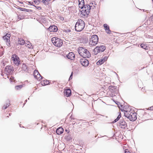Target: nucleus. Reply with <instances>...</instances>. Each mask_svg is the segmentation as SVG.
<instances>
[{"instance_id": "16", "label": "nucleus", "mask_w": 153, "mask_h": 153, "mask_svg": "<svg viewBox=\"0 0 153 153\" xmlns=\"http://www.w3.org/2000/svg\"><path fill=\"white\" fill-rule=\"evenodd\" d=\"M107 58H104L100 59L97 62V65H100L103 64L106 60Z\"/></svg>"}, {"instance_id": "26", "label": "nucleus", "mask_w": 153, "mask_h": 153, "mask_svg": "<svg viewBox=\"0 0 153 153\" xmlns=\"http://www.w3.org/2000/svg\"><path fill=\"white\" fill-rule=\"evenodd\" d=\"M121 117V114L120 112L119 113V114L118 115L117 117V118L114 120V121L115 122H116L118 120H119L120 118Z\"/></svg>"}, {"instance_id": "18", "label": "nucleus", "mask_w": 153, "mask_h": 153, "mask_svg": "<svg viewBox=\"0 0 153 153\" xmlns=\"http://www.w3.org/2000/svg\"><path fill=\"white\" fill-rule=\"evenodd\" d=\"M79 6L80 8H82L85 6L84 0H79Z\"/></svg>"}, {"instance_id": "24", "label": "nucleus", "mask_w": 153, "mask_h": 153, "mask_svg": "<svg viewBox=\"0 0 153 153\" xmlns=\"http://www.w3.org/2000/svg\"><path fill=\"white\" fill-rule=\"evenodd\" d=\"M22 69L24 71H25L27 70V65L25 64H23L22 65Z\"/></svg>"}, {"instance_id": "13", "label": "nucleus", "mask_w": 153, "mask_h": 153, "mask_svg": "<svg viewBox=\"0 0 153 153\" xmlns=\"http://www.w3.org/2000/svg\"><path fill=\"white\" fill-rule=\"evenodd\" d=\"M80 62L82 66L85 67L88 66L89 64L88 61L85 59H81Z\"/></svg>"}, {"instance_id": "15", "label": "nucleus", "mask_w": 153, "mask_h": 153, "mask_svg": "<svg viewBox=\"0 0 153 153\" xmlns=\"http://www.w3.org/2000/svg\"><path fill=\"white\" fill-rule=\"evenodd\" d=\"M64 93L65 96L67 97H68L71 94V90L69 89H65Z\"/></svg>"}, {"instance_id": "30", "label": "nucleus", "mask_w": 153, "mask_h": 153, "mask_svg": "<svg viewBox=\"0 0 153 153\" xmlns=\"http://www.w3.org/2000/svg\"><path fill=\"white\" fill-rule=\"evenodd\" d=\"M140 46L141 48L144 49H146L147 48V46L143 44H142L140 45Z\"/></svg>"}, {"instance_id": "32", "label": "nucleus", "mask_w": 153, "mask_h": 153, "mask_svg": "<svg viewBox=\"0 0 153 153\" xmlns=\"http://www.w3.org/2000/svg\"><path fill=\"white\" fill-rule=\"evenodd\" d=\"M34 2L36 5H38L39 4L40 2L39 0H34Z\"/></svg>"}, {"instance_id": "8", "label": "nucleus", "mask_w": 153, "mask_h": 153, "mask_svg": "<svg viewBox=\"0 0 153 153\" xmlns=\"http://www.w3.org/2000/svg\"><path fill=\"white\" fill-rule=\"evenodd\" d=\"M11 60L13 63L16 66L19 65L21 63L20 59L16 55L13 54L12 55Z\"/></svg>"}, {"instance_id": "5", "label": "nucleus", "mask_w": 153, "mask_h": 153, "mask_svg": "<svg viewBox=\"0 0 153 153\" xmlns=\"http://www.w3.org/2000/svg\"><path fill=\"white\" fill-rule=\"evenodd\" d=\"M51 41L53 44L57 47H60L63 44L62 40L56 37L52 38Z\"/></svg>"}, {"instance_id": "20", "label": "nucleus", "mask_w": 153, "mask_h": 153, "mask_svg": "<svg viewBox=\"0 0 153 153\" xmlns=\"http://www.w3.org/2000/svg\"><path fill=\"white\" fill-rule=\"evenodd\" d=\"M64 130L62 127H60L58 128L56 130V132L59 135L62 134Z\"/></svg>"}, {"instance_id": "31", "label": "nucleus", "mask_w": 153, "mask_h": 153, "mask_svg": "<svg viewBox=\"0 0 153 153\" xmlns=\"http://www.w3.org/2000/svg\"><path fill=\"white\" fill-rule=\"evenodd\" d=\"M10 82H13V81L14 82V77L13 76H11L10 78Z\"/></svg>"}, {"instance_id": "27", "label": "nucleus", "mask_w": 153, "mask_h": 153, "mask_svg": "<svg viewBox=\"0 0 153 153\" xmlns=\"http://www.w3.org/2000/svg\"><path fill=\"white\" fill-rule=\"evenodd\" d=\"M109 89L111 92H112V91L115 89V87L112 86H110L109 87Z\"/></svg>"}, {"instance_id": "21", "label": "nucleus", "mask_w": 153, "mask_h": 153, "mask_svg": "<svg viewBox=\"0 0 153 153\" xmlns=\"http://www.w3.org/2000/svg\"><path fill=\"white\" fill-rule=\"evenodd\" d=\"M67 57L69 59H73L75 57V55L73 53L70 52L68 54Z\"/></svg>"}, {"instance_id": "37", "label": "nucleus", "mask_w": 153, "mask_h": 153, "mask_svg": "<svg viewBox=\"0 0 153 153\" xmlns=\"http://www.w3.org/2000/svg\"><path fill=\"white\" fill-rule=\"evenodd\" d=\"M72 73L71 74V76H70V78H71V77H72Z\"/></svg>"}, {"instance_id": "14", "label": "nucleus", "mask_w": 153, "mask_h": 153, "mask_svg": "<svg viewBox=\"0 0 153 153\" xmlns=\"http://www.w3.org/2000/svg\"><path fill=\"white\" fill-rule=\"evenodd\" d=\"M48 29L50 32H56L57 31L58 28L56 26L52 25L50 26Z\"/></svg>"}, {"instance_id": "12", "label": "nucleus", "mask_w": 153, "mask_h": 153, "mask_svg": "<svg viewBox=\"0 0 153 153\" xmlns=\"http://www.w3.org/2000/svg\"><path fill=\"white\" fill-rule=\"evenodd\" d=\"M33 75L34 77L38 80H41L42 77L37 70H35L34 72Z\"/></svg>"}, {"instance_id": "9", "label": "nucleus", "mask_w": 153, "mask_h": 153, "mask_svg": "<svg viewBox=\"0 0 153 153\" xmlns=\"http://www.w3.org/2000/svg\"><path fill=\"white\" fill-rule=\"evenodd\" d=\"M105 49V47L103 45H102L100 46L96 47L94 50L95 54H96L98 53L103 51Z\"/></svg>"}, {"instance_id": "7", "label": "nucleus", "mask_w": 153, "mask_h": 153, "mask_svg": "<svg viewBox=\"0 0 153 153\" xmlns=\"http://www.w3.org/2000/svg\"><path fill=\"white\" fill-rule=\"evenodd\" d=\"M98 42V38L97 35H92L90 39L89 45L91 46L96 45Z\"/></svg>"}, {"instance_id": "19", "label": "nucleus", "mask_w": 153, "mask_h": 153, "mask_svg": "<svg viewBox=\"0 0 153 153\" xmlns=\"http://www.w3.org/2000/svg\"><path fill=\"white\" fill-rule=\"evenodd\" d=\"M42 81L41 82V84L43 86H45L48 85L49 83V82L45 79H44L42 80Z\"/></svg>"}, {"instance_id": "4", "label": "nucleus", "mask_w": 153, "mask_h": 153, "mask_svg": "<svg viewBox=\"0 0 153 153\" xmlns=\"http://www.w3.org/2000/svg\"><path fill=\"white\" fill-rule=\"evenodd\" d=\"M91 7L92 6L90 5H85V6L81 8V14L84 16H88L90 12Z\"/></svg>"}, {"instance_id": "10", "label": "nucleus", "mask_w": 153, "mask_h": 153, "mask_svg": "<svg viewBox=\"0 0 153 153\" xmlns=\"http://www.w3.org/2000/svg\"><path fill=\"white\" fill-rule=\"evenodd\" d=\"M10 36L11 35L10 34H7L3 37V39L6 42L7 45L8 46L10 45Z\"/></svg>"}, {"instance_id": "6", "label": "nucleus", "mask_w": 153, "mask_h": 153, "mask_svg": "<svg viewBox=\"0 0 153 153\" xmlns=\"http://www.w3.org/2000/svg\"><path fill=\"white\" fill-rule=\"evenodd\" d=\"M13 70V68L12 66H7L5 69L4 73H3L2 75L3 76V77L4 78H6V77L8 78V75L10 74L11 71Z\"/></svg>"}, {"instance_id": "22", "label": "nucleus", "mask_w": 153, "mask_h": 153, "mask_svg": "<svg viewBox=\"0 0 153 153\" xmlns=\"http://www.w3.org/2000/svg\"><path fill=\"white\" fill-rule=\"evenodd\" d=\"M18 43L20 45H23L25 43V41L22 39H19L18 41Z\"/></svg>"}, {"instance_id": "33", "label": "nucleus", "mask_w": 153, "mask_h": 153, "mask_svg": "<svg viewBox=\"0 0 153 153\" xmlns=\"http://www.w3.org/2000/svg\"><path fill=\"white\" fill-rule=\"evenodd\" d=\"M33 5L34 6L36 7V9H38V10H42V7H40L36 6L34 5Z\"/></svg>"}, {"instance_id": "35", "label": "nucleus", "mask_w": 153, "mask_h": 153, "mask_svg": "<svg viewBox=\"0 0 153 153\" xmlns=\"http://www.w3.org/2000/svg\"><path fill=\"white\" fill-rule=\"evenodd\" d=\"M148 109L151 110H153V106L150 107Z\"/></svg>"}, {"instance_id": "25", "label": "nucleus", "mask_w": 153, "mask_h": 153, "mask_svg": "<svg viewBox=\"0 0 153 153\" xmlns=\"http://www.w3.org/2000/svg\"><path fill=\"white\" fill-rule=\"evenodd\" d=\"M23 87V85H20L15 86V88L16 90H19L21 89Z\"/></svg>"}, {"instance_id": "29", "label": "nucleus", "mask_w": 153, "mask_h": 153, "mask_svg": "<svg viewBox=\"0 0 153 153\" xmlns=\"http://www.w3.org/2000/svg\"><path fill=\"white\" fill-rule=\"evenodd\" d=\"M49 1V0H42V2H43L44 4H48Z\"/></svg>"}, {"instance_id": "2", "label": "nucleus", "mask_w": 153, "mask_h": 153, "mask_svg": "<svg viewBox=\"0 0 153 153\" xmlns=\"http://www.w3.org/2000/svg\"><path fill=\"white\" fill-rule=\"evenodd\" d=\"M78 51L80 55L83 58H88L91 56L89 52L84 48L80 47L78 48Z\"/></svg>"}, {"instance_id": "38", "label": "nucleus", "mask_w": 153, "mask_h": 153, "mask_svg": "<svg viewBox=\"0 0 153 153\" xmlns=\"http://www.w3.org/2000/svg\"><path fill=\"white\" fill-rule=\"evenodd\" d=\"M10 114H9V115L10 116Z\"/></svg>"}, {"instance_id": "23", "label": "nucleus", "mask_w": 153, "mask_h": 153, "mask_svg": "<svg viewBox=\"0 0 153 153\" xmlns=\"http://www.w3.org/2000/svg\"><path fill=\"white\" fill-rule=\"evenodd\" d=\"M25 46L29 48H31L32 45L31 43L27 41L25 43Z\"/></svg>"}, {"instance_id": "17", "label": "nucleus", "mask_w": 153, "mask_h": 153, "mask_svg": "<svg viewBox=\"0 0 153 153\" xmlns=\"http://www.w3.org/2000/svg\"><path fill=\"white\" fill-rule=\"evenodd\" d=\"M103 26L106 32L108 34H110L111 33V31L110 30L109 26L106 24H104Z\"/></svg>"}, {"instance_id": "36", "label": "nucleus", "mask_w": 153, "mask_h": 153, "mask_svg": "<svg viewBox=\"0 0 153 153\" xmlns=\"http://www.w3.org/2000/svg\"><path fill=\"white\" fill-rule=\"evenodd\" d=\"M29 4L30 5H33V2L32 1H29Z\"/></svg>"}, {"instance_id": "3", "label": "nucleus", "mask_w": 153, "mask_h": 153, "mask_svg": "<svg viewBox=\"0 0 153 153\" xmlns=\"http://www.w3.org/2000/svg\"><path fill=\"white\" fill-rule=\"evenodd\" d=\"M85 26L84 22L81 19H79L75 25V30L77 31L80 32L83 29Z\"/></svg>"}, {"instance_id": "28", "label": "nucleus", "mask_w": 153, "mask_h": 153, "mask_svg": "<svg viewBox=\"0 0 153 153\" xmlns=\"http://www.w3.org/2000/svg\"><path fill=\"white\" fill-rule=\"evenodd\" d=\"M9 105V103H7L6 104L4 105L3 107H2V109H6Z\"/></svg>"}, {"instance_id": "11", "label": "nucleus", "mask_w": 153, "mask_h": 153, "mask_svg": "<svg viewBox=\"0 0 153 153\" xmlns=\"http://www.w3.org/2000/svg\"><path fill=\"white\" fill-rule=\"evenodd\" d=\"M119 126L122 129L124 130L127 127V124L126 122L123 119L121 120L119 122Z\"/></svg>"}, {"instance_id": "1", "label": "nucleus", "mask_w": 153, "mask_h": 153, "mask_svg": "<svg viewBox=\"0 0 153 153\" xmlns=\"http://www.w3.org/2000/svg\"><path fill=\"white\" fill-rule=\"evenodd\" d=\"M121 111H122L123 110ZM124 111V114L125 117H127L131 121H134L137 119L136 113L133 110L126 111L123 110Z\"/></svg>"}, {"instance_id": "34", "label": "nucleus", "mask_w": 153, "mask_h": 153, "mask_svg": "<svg viewBox=\"0 0 153 153\" xmlns=\"http://www.w3.org/2000/svg\"><path fill=\"white\" fill-rule=\"evenodd\" d=\"M125 153H131L128 149H126L125 151Z\"/></svg>"}]
</instances>
